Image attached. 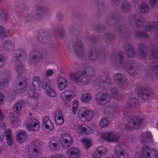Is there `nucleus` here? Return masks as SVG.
<instances>
[{
	"instance_id": "obj_1",
	"label": "nucleus",
	"mask_w": 158,
	"mask_h": 158,
	"mask_svg": "<svg viewBox=\"0 0 158 158\" xmlns=\"http://www.w3.org/2000/svg\"><path fill=\"white\" fill-rule=\"evenodd\" d=\"M45 10V8L41 5H36L31 14L25 16V19L27 22L32 21L33 19L40 20L42 18Z\"/></svg>"
},
{
	"instance_id": "obj_2",
	"label": "nucleus",
	"mask_w": 158,
	"mask_h": 158,
	"mask_svg": "<svg viewBox=\"0 0 158 158\" xmlns=\"http://www.w3.org/2000/svg\"><path fill=\"white\" fill-rule=\"evenodd\" d=\"M144 119L138 116H135L130 118L129 121V125L122 124L119 126L122 130L127 131L130 130L131 127L137 129L140 126Z\"/></svg>"
},
{
	"instance_id": "obj_3",
	"label": "nucleus",
	"mask_w": 158,
	"mask_h": 158,
	"mask_svg": "<svg viewBox=\"0 0 158 158\" xmlns=\"http://www.w3.org/2000/svg\"><path fill=\"white\" fill-rule=\"evenodd\" d=\"M139 96L143 99L148 100L153 97L154 95V91L147 86L140 87L138 91Z\"/></svg>"
},
{
	"instance_id": "obj_4",
	"label": "nucleus",
	"mask_w": 158,
	"mask_h": 158,
	"mask_svg": "<svg viewBox=\"0 0 158 158\" xmlns=\"http://www.w3.org/2000/svg\"><path fill=\"white\" fill-rule=\"evenodd\" d=\"M150 147L148 145L142 146L141 155L144 158H158V155L156 150H152Z\"/></svg>"
},
{
	"instance_id": "obj_5",
	"label": "nucleus",
	"mask_w": 158,
	"mask_h": 158,
	"mask_svg": "<svg viewBox=\"0 0 158 158\" xmlns=\"http://www.w3.org/2000/svg\"><path fill=\"white\" fill-rule=\"evenodd\" d=\"M110 96L106 94L99 92L96 94L95 101L96 103L99 105H104L109 102L110 100Z\"/></svg>"
},
{
	"instance_id": "obj_6",
	"label": "nucleus",
	"mask_w": 158,
	"mask_h": 158,
	"mask_svg": "<svg viewBox=\"0 0 158 158\" xmlns=\"http://www.w3.org/2000/svg\"><path fill=\"white\" fill-rule=\"evenodd\" d=\"M78 115L79 117L85 118L86 120L90 121L94 115L95 113L92 110L83 107L79 110Z\"/></svg>"
},
{
	"instance_id": "obj_7",
	"label": "nucleus",
	"mask_w": 158,
	"mask_h": 158,
	"mask_svg": "<svg viewBox=\"0 0 158 158\" xmlns=\"http://www.w3.org/2000/svg\"><path fill=\"white\" fill-rule=\"evenodd\" d=\"M71 46H72L76 55L79 56H81L83 55V44L81 41H77L75 43L73 42L71 45L70 44H68L67 45V48L69 50H71Z\"/></svg>"
},
{
	"instance_id": "obj_8",
	"label": "nucleus",
	"mask_w": 158,
	"mask_h": 158,
	"mask_svg": "<svg viewBox=\"0 0 158 158\" xmlns=\"http://www.w3.org/2000/svg\"><path fill=\"white\" fill-rule=\"evenodd\" d=\"M103 139L108 142H116L118 141L120 136L117 133L106 132L102 134Z\"/></svg>"
},
{
	"instance_id": "obj_9",
	"label": "nucleus",
	"mask_w": 158,
	"mask_h": 158,
	"mask_svg": "<svg viewBox=\"0 0 158 158\" xmlns=\"http://www.w3.org/2000/svg\"><path fill=\"white\" fill-rule=\"evenodd\" d=\"M26 128L29 131H36L40 128L39 122L35 118H32L25 123Z\"/></svg>"
},
{
	"instance_id": "obj_10",
	"label": "nucleus",
	"mask_w": 158,
	"mask_h": 158,
	"mask_svg": "<svg viewBox=\"0 0 158 158\" xmlns=\"http://www.w3.org/2000/svg\"><path fill=\"white\" fill-rule=\"evenodd\" d=\"M114 30L118 32L121 37H125L128 39L130 37V34L127 31L126 28L123 25L120 24H115Z\"/></svg>"
},
{
	"instance_id": "obj_11",
	"label": "nucleus",
	"mask_w": 158,
	"mask_h": 158,
	"mask_svg": "<svg viewBox=\"0 0 158 158\" xmlns=\"http://www.w3.org/2000/svg\"><path fill=\"white\" fill-rule=\"evenodd\" d=\"M128 62L125 63V66L128 68L127 72L131 76H135L137 74L136 69L138 68L139 64L136 62L129 61V64Z\"/></svg>"
},
{
	"instance_id": "obj_12",
	"label": "nucleus",
	"mask_w": 158,
	"mask_h": 158,
	"mask_svg": "<svg viewBox=\"0 0 158 158\" xmlns=\"http://www.w3.org/2000/svg\"><path fill=\"white\" fill-rule=\"evenodd\" d=\"M63 142L61 144L64 149L67 148L73 144V137L68 134H64L62 135Z\"/></svg>"
},
{
	"instance_id": "obj_13",
	"label": "nucleus",
	"mask_w": 158,
	"mask_h": 158,
	"mask_svg": "<svg viewBox=\"0 0 158 158\" xmlns=\"http://www.w3.org/2000/svg\"><path fill=\"white\" fill-rule=\"evenodd\" d=\"M50 34L47 31H44L40 33L37 39L42 44H46L51 40Z\"/></svg>"
},
{
	"instance_id": "obj_14",
	"label": "nucleus",
	"mask_w": 158,
	"mask_h": 158,
	"mask_svg": "<svg viewBox=\"0 0 158 158\" xmlns=\"http://www.w3.org/2000/svg\"><path fill=\"white\" fill-rule=\"evenodd\" d=\"M137 51L139 57L142 58H144L147 54V47L144 44L140 43L138 45Z\"/></svg>"
},
{
	"instance_id": "obj_15",
	"label": "nucleus",
	"mask_w": 158,
	"mask_h": 158,
	"mask_svg": "<svg viewBox=\"0 0 158 158\" xmlns=\"http://www.w3.org/2000/svg\"><path fill=\"white\" fill-rule=\"evenodd\" d=\"M99 85L102 88L110 84V79L107 74L102 73L101 75Z\"/></svg>"
},
{
	"instance_id": "obj_16",
	"label": "nucleus",
	"mask_w": 158,
	"mask_h": 158,
	"mask_svg": "<svg viewBox=\"0 0 158 158\" xmlns=\"http://www.w3.org/2000/svg\"><path fill=\"white\" fill-rule=\"evenodd\" d=\"M99 52L94 47H92L88 50L87 52V56L90 60L92 61H96L97 60Z\"/></svg>"
},
{
	"instance_id": "obj_17",
	"label": "nucleus",
	"mask_w": 158,
	"mask_h": 158,
	"mask_svg": "<svg viewBox=\"0 0 158 158\" xmlns=\"http://www.w3.org/2000/svg\"><path fill=\"white\" fill-rule=\"evenodd\" d=\"M120 15L116 12H114L111 15H109L106 21V23L109 26H112L117 24L114 23L115 21L118 20Z\"/></svg>"
},
{
	"instance_id": "obj_18",
	"label": "nucleus",
	"mask_w": 158,
	"mask_h": 158,
	"mask_svg": "<svg viewBox=\"0 0 158 158\" xmlns=\"http://www.w3.org/2000/svg\"><path fill=\"white\" fill-rule=\"evenodd\" d=\"M123 48L128 57L132 58L135 55L134 47L131 45L126 44L124 45Z\"/></svg>"
},
{
	"instance_id": "obj_19",
	"label": "nucleus",
	"mask_w": 158,
	"mask_h": 158,
	"mask_svg": "<svg viewBox=\"0 0 158 158\" xmlns=\"http://www.w3.org/2000/svg\"><path fill=\"white\" fill-rule=\"evenodd\" d=\"M67 154L71 158H76L80 156L79 150L75 147H72L67 150Z\"/></svg>"
},
{
	"instance_id": "obj_20",
	"label": "nucleus",
	"mask_w": 158,
	"mask_h": 158,
	"mask_svg": "<svg viewBox=\"0 0 158 158\" xmlns=\"http://www.w3.org/2000/svg\"><path fill=\"white\" fill-rule=\"evenodd\" d=\"M129 19L131 21L133 20L138 28L143 26V21L140 19V17L137 14L131 15L129 17Z\"/></svg>"
},
{
	"instance_id": "obj_21",
	"label": "nucleus",
	"mask_w": 158,
	"mask_h": 158,
	"mask_svg": "<svg viewBox=\"0 0 158 158\" xmlns=\"http://www.w3.org/2000/svg\"><path fill=\"white\" fill-rule=\"evenodd\" d=\"M42 57L41 52L38 51H34L30 54V59L35 62L39 61Z\"/></svg>"
},
{
	"instance_id": "obj_22",
	"label": "nucleus",
	"mask_w": 158,
	"mask_h": 158,
	"mask_svg": "<svg viewBox=\"0 0 158 158\" xmlns=\"http://www.w3.org/2000/svg\"><path fill=\"white\" fill-rule=\"evenodd\" d=\"M82 72L83 76L85 75L88 77L94 76L95 74L94 68L90 66L84 67Z\"/></svg>"
},
{
	"instance_id": "obj_23",
	"label": "nucleus",
	"mask_w": 158,
	"mask_h": 158,
	"mask_svg": "<svg viewBox=\"0 0 158 158\" xmlns=\"http://www.w3.org/2000/svg\"><path fill=\"white\" fill-rule=\"evenodd\" d=\"M152 135L150 132H148L143 134L142 137L141 138L140 140L141 143H146L150 144L152 141Z\"/></svg>"
},
{
	"instance_id": "obj_24",
	"label": "nucleus",
	"mask_w": 158,
	"mask_h": 158,
	"mask_svg": "<svg viewBox=\"0 0 158 158\" xmlns=\"http://www.w3.org/2000/svg\"><path fill=\"white\" fill-rule=\"evenodd\" d=\"M131 8V4L126 1H122L120 6V9L121 10L125 13L128 12L130 11Z\"/></svg>"
},
{
	"instance_id": "obj_25",
	"label": "nucleus",
	"mask_w": 158,
	"mask_h": 158,
	"mask_svg": "<svg viewBox=\"0 0 158 158\" xmlns=\"http://www.w3.org/2000/svg\"><path fill=\"white\" fill-rule=\"evenodd\" d=\"M70 77L76 82H80L81 77L83 76L82 72L78 71L75 73L69 74Z\"/></svg>"
},
{
	"instance_id": "obj_26",
	"label": "nucleus",
	"mask_w": 158,
	"mask_h": 158,
	"mask_svg": "<svg viewBox=\"0 0 158 158\" xmlns=\"http://www.w3.org/2000/svg\"><path fill=\"white\" fill-rule=\"evenodd\" d=\"M13 55V57L17 59L20 58V60L21 59V58H24L25 57L26 55L25 51L22 49L15 50Z\"/></svg>"
},
{
	"instance_id": "obj_27",
	"label": "nucleus",
	"mask_w": 158,
	"mask_h": 158,
	"mask_svg": "<svg viewBox=\"0 0 158 158\" xmlns=\"http://www.w3.org/2000/svg\"><path fill=\"white\" fill-rule=\"evenodd\" d=\"M106 152V149L104 147H99L93 154L94 157L96 158H99L101 156L105 154Z\"/></svg>"
},
{
	"instance_id": "obj_28",
	"label": "nucleus",
	"mask_w": 158,
	"mask_h": 158,
	"mask_svg": "<svg viewBox=\"0 0 158 158\" xmlns=\"http://www.w3.org/2000/svg\"><path fill=\"white\" fill-rule=\"evenodd\" d=\"M106 56L104 52L102 51L99 52L97 59L99 63L101 65H104L106 64Z\"/></svg>"
},
{
	"instance_id": "obj_29",
	"label": "nucleus",
	"mask_w": 158,
	"mask_h": 158,
	"mask_svg": "<svg viewBox=\"0 0 158 158\" xmlns=\"http://www.w3.org/2000/svg\"><path fill=\"white\" fill-rule=\"evenodd\" d=\"M58 88L60 90H62L67 86V81L64 77H60L58 80Z\"/></svg>"
},
{
	"instance_id": "obj_30",
	"label": "nucleus",
	"mask_w": 158,
	"mask_h": 158,
	"mask_svg": "<svg viewBox=\"0 0 158 158\" xmlns=\"http://www.w3.org/2000/svg\"><path fill=\"white\" fill-rule=\"evenodd\" d=\"M27 134L26 131L23 130L20 131L16 136V139L18 142L21 143H23L25 139Z\"/></svg>"
},
{
	"instance_id": "obj_31",
	"label": "nucleus",
	"mask_w": 158,
	"mask_h": 158,
	"mask_svg": "<svg viewBox=\"0 0 158 158\" xmlns=\"http://www.w3.org/2000/svg\"><path fill=\"white\" fill-rule=\"evenodd\" d=\"M14 45L13 42L6 40L4 42L3 47L6 51H11L14 48Z\"/></svg>"
},
{
	"instance_id": "obj_32",
	"label": "nucleus",
	"mask_w": 158,
	"mask_h": 158,
	"mask_svg": "<svg viewBox=\"0 0 158 158\" xmlns=\"http://www.w3.org/2000/svg\"><path fill=\"white\" fill-rule=\"evenodd\" d=\"M154 29L158 30V22L157 21L150 23L145 27V29L148 31H152Z\"/></svg>"
},
{
	"instance_id": "obj_33",
	"label": "nucleus",
	"mask_w": 158,
	"mask_h": 158,
	"mask_svg": "<svg viewBox=\"0 0 158 158\" xmlns=\"http://www.w3.org/2000/svg\"><path fill=\"white\" fill-rule=\"evenodd\" d=\"M150 68L153 72V74L156 77H158V60L152 62L150 66Z\"/></svg>"
},
{
	"instance_id": "obj_34",
	"label": "nucleus",
	"mask_w": 158,
	"mask_h": 158,
	"mask_svg": "<svg viewBox=\"0 0 158 158\" xmlns=\"http://www.w3.org/2000/svg\"><path fill=\"white\" fill-rule=\"evenodd\" d=\"M69 30L75 35H78L81 30L80 26L77 25H74L70 27Z\"/></svg>"
},
{
	"instance_id": "obj_35",
	"label": "nucleus",
	"mask_w": 158,
	"mask_h": 158,
	"mask_svg": "<svg viewBox=\"0 0 158 158\" xmlns=\"http://www.w3.org/2000/svg\"><path fill=\"white\" fill-rule=\"evenodd\" d=\"M23 102L22 101H19L15 103L13 106V109L15 112L19 113L21 111L22 108V104Z\"/></svg>"
},
{
	"instance_id": "obj_36",
	"label": "nucleus",
	"mask_w": 158,
	"mask_h": 158,
	"mask_svg": "<svg viewBox=\"0 0 158 158\" xmlns=\"http://www.w3.org/2000/svg\"><path fill=\"white\" fill-rule=\"evenodd\" d=\"M16 6L21 12L27 11L28 9L27 6L23 2L20 1H19L17 2Z\"/></svg>"
},
{
	"instance_id": "obj_37",
	"label": "nucleus",
	"mask_w": 158,
	"mask_h": 158,
	"mask_svg": "<svg viewBox=\"0 0 158 158\" xmlns=\"http://www.w3.org/2000/svg\"><path fill=\"white\" fill-rule=\"evenodd\" d=\"M41 84L42 82L40 80V77L35 76L33 77L32 85L34 88L36 89L40 88Z\"/></svg>"
},
{
	"instance_id": "obj_38",
	"label": "nucleus",
	"mask_w": 158,
	"mask_h": 158,
	"mask_svg": "<svg viewBox=\"0 0 158 158\" xmlns=\"http://www.w3.org/2000/svg\"><path fill=\"white\" fill-rule=\"evenodd\" d=\"M135 36L136 37H143L146 38H148V36L146 32L143 31H135L134 32Z\"/></svg>"
},
{
	"instance_id": "obj_39",
	"label": "nucleus",
	"mask_w": 158,
	"mask_h": 158,
	"mask_svg": "<svg viewBox=\"0 0 158 158\" xmlns=\"http://www.w3.org/2000/svg\"><path fill=\"white\" fill-rule=\"evenodd\" d=\"M139 9L141 12L142 13H148L149 11V7L145 3H143L140 5Z\"/></svg>"
},
{
	"instance_id": "obj_40",
	"label": "nucleus",
	"mask_w": 158,
	"mask_h": 158,
	"mask_svg": "<svg viewBox=\"0 0 158 158\" xmlns=\"http://www.w3.org/2000/svg\"><path fill=\"white\" fill-rule=\"evenodd\" d=\"M19 81L18 86H22L23 87H26L27 86V80L23 76H20L19 78Z\"/></svg>"
},
{
	"instance_id": "obj_41",
	"label": "nucleus",
	"mask_w": 158,
	"mask_h": 158,
	"mask_svg": "<svg viewBox=\"0 0 158 158\" xmlns=\"http://www.w3.org/2000/svg\"><path fill=\"white\" fill-rule=\"evenodd\" d=\"M28 150L29 152H35L36 153L38 152L37 149L36 144L34 142L31 143L29 145Z\"/></svg>"
},
{
	"instance_id": "obj_42",
	"label": "nucleus",
	"mask_w": 158,
	"mask_h": 158,
	"mask_svg": "<svg viewBox=\"0 0 158 158\" xmlns=\"http://www.w3.org/2000/svg\"><path fill=\"white\" fill-rule=\"evenodd\" d=\"M19 85L18 83L17 85L14 86L13 88L14 92L16 94H21L23 93L25 87H23L22 86H18Z\"/></svg>"
},
{
	"instance_id": "obj_43",
	"label": "nucleus",
	"mask_w": 158,
	"mask_h": 158,
	"mask_svg": "<svg viewBox=\"0 0 158 158\" xmlns=\"http://www.w3.org/2000/svg\"><path fill=\"white\" fill-rule=\"evenodd\" d=\"M117 83L119 87L121 88L126 87L128 85L127 80V79L124 77L123 78V79H121L120 81H118Z\"/></svg>"
},
{
	"instance_id": "obj_44",
	"label": "nucleus",
	"mask_w": 158,
	"mask_h": 158,
	"mask_svg": "<svg viewBox=\"0 0 158 158\" xmlns=\"http://www.w3.org/2000/svg\"><path fill=\"white\" fill-rule=\"evenodd\" d=\"M46 93L47 95L52 97H54L56 95V93L55 89L51 87L46 90Z\"/></svg>"
},
{
	"instance_id": "obj_45",
	"label": "nucleus",
	"mask_w": 158,
	"mask_h": 158,
	"mask_svg": "<svg viewBox=\"0 0 158 158\" xmlns=\"http://www.w3.org/2000/svg\"><path fill=\"white\" fill-rule=\"evenodd\" d=\"M103 38L106 43H109V41L114 39V37L111 34L106 33L104 35Z\"/></svg>"
},
{
	"instance_id": "obj_46",
	"label": "nucleus",
	"mask_w": 158,
	"mask_h": 158,
	"mask_svg": "<svg viewBox=\"0 0 158 158\" xmlns=\"http://www.w3.org/2000/svg\"><path fill=\"white\" fill-rule=\"evenodd\" d=\"M91 98V95L89 93L83 95L81 98V99L82 101L84 102H88Z\"/></svg>"
},
{
	"instance_id": "obj_47",
	"label": "nucleus",
	"mask_w": 158,
	"mask_h": 158,
	"mask_svg": "<svg viewBox=\"0 0 158 158\" xmlns=\"http://www.w3.org/2000/svg\"><path fill=\"white\" fill-rule=\"evenodd\" d=\"M55 30L57 31L62 38H63L64 34V30L62 26H59L55 28Z\"/></svg>"
},
{
	"instance_id": "obj_48",
	"label": "nucleus",
	"mask_w": 158,
	"mask_h": 158,
	"mask_svg": "<svg viewBox=\"0 0 158 158\" xmlns=\"http://www.w3.org/2000/svg\"><path fill=\"white\" fill-rule=\"evenodd\" d=\"M109 121L106 119L103 118L99 122V124L101 127H105L107 126Z\"/></svg>"
},
{
	"instance_id": "obj_49",
	"label": "nucleus",
	"mask_w": 158,
	"mask_h": 158,
	"mask_svg": "<svg viewBox=\"0 0 158 158\" xmlns=\"http://www.w3.org/2000/svg\"><path fill=\"white\" fill-rule=\"evenodd\" d=\"M129 101L133 108L136 107L139 103L138 100L135 98H130Z\"/></svg>"
},
{
	"instance_id": "obj_50",
	"label": "nucleus",
	"mask_w": 158,
	"mask_h": 158,
	"mask_svg": "<svg viewBox=\"0 0 158 158\" xmlns=\"http://www.w3.org/2000/svg\"><path fill=\"white\" fill-rule=\"evenodd\" d=\"M16 69L18 75L22 74L24 72V67L21 64L18 65L16 66Z\"/></svg>"
},
{
	"instance_id": "obj_51",
	"label": "nucleus",
	"mask_w": 158,
	"mask_h": 158,
	"mask_svg": "<svg viewBox=\"0 0 158 158\" xmlns=\"http://www.w3.org/2000/svg\"><path fill=\"white\" fill-rule=\"evenodd\" d=\"M70 92V91L69 90H66L61 94L62 96H64L65 98L69 101L72 98V95L70 94H67V93H69Z\"/></svg>"
},
{
	"instance_id": "obj_52",
	"label": "nucleus",
	"mask_w": 158,
	"mask_h": 158,
	"mask_svg": "<svg viewBox=\"0 0 158 158\" xmlns=\"http://www.w3.org/2000/svg\"><path fill=\"white\" fill-rule=\"evenodd\" d=\"M123 77H124L122 76V74L119 73L115 74L113 75L114 79L117 82H118V81H120L121 79H123Z\"/></svg>"
},
{
	"instance_id": "obj_53",
	"label": "nucleus",
	"mask_w": 158,
	"mask_h": 158,
	"mask_svg": "<svg viewBox=\"0 0 158 158\" xmlns=\"http://www.w3.org/2000/svg\"><path fill=\"white\" fill-rule=\"evenodd\" d=\"M78 106V102L77 100H75L73 102L72 111L74 114H76L75 112L77 110Z\"/></svg>"
},
{
	"instance_id": "obj_54",
	"label": "nucleus",
	"mask_w": 158,
	"mask_h": 158,
	"mask_svg": "<svg viewBox=\"0 0 158 158\" xmlns=\"http://www.w3.org/2000/svg\"><path fill=\"white\" fill-rule=\"evenodd\" d=\"M4 28L2 26L0 25V37L1 39H3L6 37H8V35L5 34L4 31Z\"/></svg>"
},
{
	"instance_id": "obj_55",
	"label": "nucleus",
	"mask_w": 158,
	"mask_h": 158,
	"mask_svg": "<svg viewBox=\"0 0 158 158\" xmlns=\"http://www.w3.org/2000/svg\"><path fill=\"white\" fill-rule=\"evenodd\" d=\"M114 150L115 154L117 156L119 155V154L123 152V151H124L122 150L119 145L116 146L114 148Z\"/></svg>"
},
{
	"instance_id": "obj_56",
	"label": "nucleus",
	"mask_w": 158,
	"mask_h": 158,
	"mask_svg": "<svg viewBox=\"0 0 158 158\" xmlns=\"http://www.w3.org/2000/svg\"><path fill=\"white\" fill-rule=\"evenodd\" d=\"M82 142L85 145V147L86 149H88L91 145L90 141L88 140L87 139H82Z\"/></svg>"
},
{
	"instance_id": "obj_57",
	"label": "nucleus",
	"mask_w": 158,
	"mask_h": 158,
	"mask_svg": "<svg viewBox=\"0 0 158 158\" xmlns=\"http://www.w3.org/2000/svg\"><path fill=\"white\" fill-rule=\"evenodd\" d=\"M152 54L154 58L158 59V47L152 50Z\"/></svg>"
},
{
	"instance_id": "obj_58",
	"label": "nucleus",
	"mask_w": 158,
	"mask_h": 158,
	"mask_svg": "<svg viewBox=\"0 0 158 158\" xmlns=\"http://www.w3.org/2000/svg\"><path fill=\"white\" fill-rule=\"evenodd\" d=\"M55 118V121L57 125H60L64 123L63 117L57 116V119H56Z\"/></svg>"
},
{
	"instance_id": "obj_59",
	"label": "nucleus",
	"mask_w": 158,
	"mask_h": 158,
	"mask_svg": "<svg viewBox=\"0 0 158 158\" xmlns=\"http://www.w3.org/2000/svg\"><path fill=\"white\" fill-rule=\"evenodd\" d=\"M52 141H54V140L50 141L49 144V147L52 149H53L54 150H56L57 149V147L58 144L55 142H52Z\"/></svg>"
},
{
	"instance_id": "obj_60",
	"label": "nucleus",
	"mask_w": 158,
	"mask_h": 158,
	"mask_svg": "<svg viewBox=\"0 0 158 158\" xmlns=\"http://www.w3.org/2000/svg\"><path fill=\"white\" fill-rule=\"evenodd\" d=\"M118 156L119 158H130L129 154L124 151L119 154Z\"/></svg>"
},
{
	"instance_id": "obj_61",
	"label": "nucleus",
	"mask_w": 158,
	"mask_h": 158,
	"mask_svg": "<svg viewBox=\"0 0 158 158\" xmlns=\"http://www.w3.org/2000/svg\"><path fill=\"white\" fill-rule=\"evenodd\" d=\"M9 81L8 80L6 79V78H3L1 79L0 82V87H6V85Z\"/></svg>"
},
{
	"instance_id": "obj_62",
	"label": "nucleus",
	"mask_w": 158,
	"mask_h": 158,
	"mask_svg": "<svg viewBox=\"0 0 158 158\" xmlns=\"http://www.w3.org/2000/svg\"><path fill=\"white\" fill-rule=\"evenodd\" d=\"M80 80V82H81L84 85H86L88 84L89 81L87 77H82V76L81 77Z\"/></svg>"
},
{
	"instance_id": "obj_63",
	"label": "nucleus",
	"mask_w": 158,
	"mask_h": 158,
	"mask_svg": "<svg viewBox=\"0 0 158 158\" xmlns=\"http://www.w3.org/2000/svg\"><path fill=\"white\" fill-rule=\"evenodd\" d=\"M95 28L99 31H102L106 29L105 27L102 25H97L95 26Z\"/></svg>"
},
{
	"instance_id": "obj_64",
	"label": "nucleus",
	"mask_w": 158,
	"mask_h": 158,
	"mask_svg": "<svg viewBox=\"0 0 158 158\" xmlns=\"http://www.w3.org/2000/svg\"><path fill=\"white\" fill-rule=\"evenodd\" d=\"M48 82L47 83L44 82L42 85V88L44 89H46L51 88L50 85L49 84L50 81L48 80Z\"/></svg>"
}]
</instances>
